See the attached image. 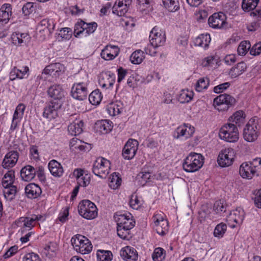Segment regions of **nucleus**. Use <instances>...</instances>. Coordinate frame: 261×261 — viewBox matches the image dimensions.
<instances>
[{
    "label": "nucleus",
    "instance_id": "nucleus-46",
    "mask_svg": "<svg viewBox=\"0 0 261 261\" xmlns=\"http://www.w3.org/2000/svg\"><path fill=\"white\" fill-rule=\"evenodd\" d=\"M98 261H111L113 254L111 251L98 249L96 253Z\"/></svg>",
    "mask_w": 261,
    "mask_h": 261
},
{
    "label": "nucleus",
    "instance_id": "nucleus-55",
    "mask_svg": "<svg viewBox=\"0 0 261 261\" xmlns=\"http://www.w3.org/2000/svg\"><path fill=\"white\" fill-rule=\"evenodd\" d=\"M209 85V80L207 78H201L196 83L195 90L198 92H201L206 89Z\"/></svg>",
    "mask_w": 261,
    "mask_h": 261
},
{
    "label": "nucleus",
    "instance_id": "nucleus-6",
    "mask_svg": "<svg viewBox=\"0 0 261 261\" xmlns=\"http://www.w3.org/2000/svg\"><path fill=\"white\" fill-rule=\"evenodd\" d=\"M164 213L159 211L156 212L152 218L153 226L161 236L165 235L168 231L169 223Z\"/></svg>",
    "mask_w": 261,
    "mask_h": 261
},
{
    "label": "nucleus",
    "instance_id": "nucleus-57",
    "mask_svg": "<svg viewBox=\"0 0 261 261\" xmlns=\"http://www.w3.org/2000/svg\"><path fill=\"white\" fill-rule=\"evenodd\" d=\"M227 229V225L223 223H221L218 224L214 231L215 237L218 238H221L223 236Z\"/></svg>",
    "mask_w": 261,
    "mask_h": 261
},
{
    "label": "nucleus",
    "instance_id": "nucleus-34",
    "mask_svg": "<svg viewBox=\"0 0 261 261\" xmlns=\"http://www.w3.org/2000/svg\"><path fill=\"white\" fill-rule=\"evenodd\" d=\"M29 67L27 66L22 67L21 69L14 67L10 72V78L11 80L16 79H22L27 77L29 75Z\"/></svg>",
    "mask_w": 261,
    "mask_h": 261
},
{
    "label": "nucleus",
    "instance_id": "nucleus-22",
    "mask_svg": "<svg viewBox=\"0 0 261 261\" xmlns=\"http://www.w3.org/2000/svg\"><path fill=\"white\" fill-rule=\"evenodd\" d=\"M56 23L52 19H43L41 20L36 27L37 32L44 33L45 34L51 33L55 29Z\"/></svg>",
    "mask_w": 261,
    "mask_h": 261
},
{
    "label": "nucleus",
    "instance_id": "nucleus-49",
    "mask_svg": "<svg viewBox=\"0 0 261 261\" xmlns=\"http://www.w3.org/2000/svg\"><path fill=\"white\" fill-rule=\"evenodd\" d=\"M102 98V95L98 89L93 91L89 95V100L93 105H98Z\"/></svg>",
    "mask_w": 261,
    "mask_h": 261
},
{
    "label": "nucleus",
    "instance_id": "nucleus-63",
    "mask_svg": "<svg viewBox=\"0 0 261 261\" xmlns=\"http://www.w3.org/2000/svg\"><path fill=\"white\" fill-rule=\"evenodd\" d=\"M214 210L217 213L225 212L226 210L223 201L219 200L215 202L214 205Z\"/></svg>",
    "mask_w": 261,
    "mask_h": 261
},
{
    "label": "nucleus",
    "instance_id": "nucleus-32",
    "mask_svg": "<svg viewBox=\"0 0 261 261\" xmlns=\"http://www.w3.org/2000/svg\"><path fill=\"white\" fill-rule=\"evenodd\" d=\"M17 227H21V232L23 233L25 230H30L33 227V218L20 217L15 222Z\"/></svg>",
    "mask_w": 261,
    "mask_h": 261
},
{
    "label": "nucleus",
    "instance_id": "nucleus-26",
    "mask_svg": "<svg viewBox=\"0 0 261 261\" xmlns=\"http://www.w3.org/2000/svg\"><path fill=\"white\" fill-rule=\"evenodd\" d=\"M12 6L10 4H3L0 8V24L5 25L8 23L12 15Z\"/></svg>",
    "mask_w": 261,
    "mask_h": 261
},
{
    "label": "nucleus",
    "instance_id": "nucleus-2",
    "mask_svg": "<svg viewBox=\"0 0 261 261\" xmlns=\"http://www.w3.org/2000/svg\"><path fill=\"white\" fill-rule=\"evenodd\" d=\"M117 224V234L122 239L128 240L130 238L129 231L135 225V221L129 213L116 214L114 216Z\"/></svg>",
    "mask_w": 261,
    "mask_h": 261
},
{
    "label": "nucleus",
    "instance_id": "nucleus-40",
    "mask_svg": "<svg viewBox=\"0 0 261 261\" xmlns=\"http://www.w3.org/2000/svg\"><path fill=\"white\" fill-rule=\"evenodd\" d=\"M17 190V188L16 186L3 187V194L6 200L11 201L13 200L15 197Z\"/></svg>",
    "mask_w": 261,
    "mask_h": 261
},
{
    "label": "nucleus",
    "instance_id": "nucleus-24",
    "mask_svg": "<svg viewBox=\"0 0 261 261\" xmlns=\"http://www.w3.org/2000/svg\"><path fill=\"white\" fill-rule=\"evenodd\" d=\"M19 157V153L16 151L8 152L3 159L2 165L4 168L9 169L13 167L16 164Z\"/></svg>",
    "mask_w": 261,
    "mask_h": 261
},
{
    "label": "nucleus",
    "instance_id": "nucleus-14",
    "mask_svg": "<svg viewBox=\"0 0 261 261\" xmlns=\"http://www.w3.org/2000/svg\"><path fill=\"white\" fill-rule=\"evenodd\" d=\"M139 143L135 139H129L124 145L122 150V155L125 159L130 160L136 154Z\"/></svg>",
    "mask_w": 261,
    "mask_h": 261
},
{
    "label": "nucleus",
    "instance_id": "nucleus-53",
    "mask_svg": "<svg viewBox=\"0 0 261 261\" xmlns=\"http://www.w3.org/2000/svg\"><path fill=\"white\" fill-rule=\"evenodd\" d=\"M141 198L136 194L132 195L129 200V205L133 209L138 210L143 204Z\"/></svg>",
    "mask_w": 261,
    "mask_h": 261
},
{
    "label": "nucleus",
    "instance_id": "nucleus-30",
    "mask_svg": "<svg viewBox=\"0 0 261 261\" xmlns=\"http://www.w3.org/2000/svg\"><path fill=\"white\" fill-rule=\"evenodd\" d=\"M239 173L244 179H251L255 176L250 162H244L240 166Z\"/></svg>",
    "mask_w": 261,
    "mask_h": 261
},
{
    "label": "nucleus",
    "instance_id": "nucleus-17",
    "mask_svg": "<svg viewBox=\"0 0 261 261\" xmlns=\"http://www.w3.org/2000/svg\"><path fill=\"white\" fill-rule=\"evenodd\" d=\"M115 74L111 71L102 72L99 75L98 82L103 88L110 89L113 87L115 83Z\"/></svg>",
    "mask_w": 261,
    "mask_h": 261
},
{
    "label": "nucleus",
    "instance_id": "nucleus-18",
    "mask_svg": "<svg viewBox=\"0 0 261 261\" xmlns=\"http://www.w3.org/2000/svg\"><path fill=\"white\" fill-rule=\"evenodd\" d=\"M226 17L222 12L215 13L211 15L208 19V23L210 27L214 29H221L226 24Z\"/></svg>",
    "mask_w": 261,
    "mask_h": 261
},
{
    "label": "nucleus",
    "instance_id": "nucleus-19",
    "mask_svg": "<svg viewBox=\"0 0 261 261\" xmlns=\"http://www.w3.org/2000/svg\"><path fill=\"white\" fill-rule=\"evenodd\" d=\"M65 71V66L60 63L50 64L44 69L43 73L57 78L62 75Z\"/></svg>",
    "mask_w": 261,
    "mask_h": 261
},
{
    "label": "nucleus",
    "instance_id": "nucleus-44",
    "mask_svg": "<svg viewBox=\"0 0 261 261\" xmlns=\"http://www.w3.org/2000/svg\"><path fill=\"white\" fill-rule=\"evenodd\" d=\"M15 179L14 171L13 170L8 171L4 176L2 184L3 187L14 186L13 185Z\"/></svg>",
    "mask_w": 261,
    "mask_h": 261
},
{
    "label": "nucleus",
    "instance_id": "nucleus-13",
    "mask_svg": "<svg viewBox=\"0 0 261 261\" xmlns=\"http://www.w3.org/2000/svg\"><path fill=\"white\" fill-rule=\"evenodd\" d=\"M259 0H243L242 8L245 12H250V16L253 17H261V8H256Z\"/></svg>",
    "mask_w": 261,
    "mask_h": 261
},
{
    "label": "nucleus",
    "instance_id": "nucleus-64",
    "mask_svg": "<svg viewBox=\"0 0 261 261\" xmlns=\"http://www.w3.org/2000/svg\"><path fill=\"white\" fill-rule=\"evenodd\" d=\"M158 46H154L151 42L148 43L144 48V50L146 54L151 56H154L156 53V48Z\"/></svg>",
    "mask_w": 261,
    "mask_h": 261
},
{
    "label": "nucleus",
    "instance_id": "nucleus-56",
    "mask_svg": "<svg viewBox=\"0 0 261 261\" xmlns=\"http://www.w3.org/2000/svg\"><path fill=\"white\" fill-rule=\"evenodd\" d=\"M251 44L249 41H242L238 47V53L240 56H244L248 52V50L250 48Z\"/></svg>",
    "mask_w": 261,
    "mask_h": 261
},
{
    "label": "nucleus",
    "instance_id": "nucleus-11",
    "mask_svg": "<svg viewBox=\"0 0 261 261\" xmlns=\"http://www.w3.org/2000/svg\"><path fill=\"white\" fill-rule=\"evenodd\" d=\"M234 99L228 94H221L214 98L213 106L218 111H227L234 102Z\"/></svg>",
    "mask_w": 261,
    "mask_h": 261
},
{
    "label": "nucleus",
    "instance_id": "nucleus-61",
    "mask_svg": "<svg viewBox=\"0 0 261 261\" xmlns=\"http://www.w3.org/2000/svg\"><path fill=\"white\" fill-rule=\"evenodd\" d=\"M74 249L82 254L90 253L92 250V246H73Z\"/></svg>",
    "mask_w": 261,
    "mask_h": 261
},
{
    "label": "nucleus",
    "instance_id": "nucleus-41",
    "mask_svg": "<svg viewBox=\"0 0 261 261\" xmlns=\"http://www.w3.org/2000/svg\"><path fill=\"white\" fill-rule=\"evenodd\" d=\"M247 66L245 63L241 62L238 63L236 66L232 68L229 72L231 77L234 78L242 74L246 69Z\"/></svg>",
    "mask_w": 261,
    "mask_h": 261
},
{
    "label": "nucleus",
    "instance_id": "nucleus-39",
    "mask_svg": "<svg viewBox=\"0 0 261 261\" xmlns=\"http://www.w3.org/2000/svg\"><path fill=\"white\" fill-rule=\"evenodd\" d=\"M44 166L41 162V164L36 165L35 168H34V176L36 175L41 183H45L46 180Z\"/></svg>",
    "mask_w": 261,
    "mask_h": 261
},
{
    "label": "nucleus",
    "instance_id": "nucleus-27",
    "mask_svg": "<svg viewBox=\"0 0 261 261\" xmlns=\"http://www.w3.org/2000/svg\"><path fill=\"white\" fill-rule=\"evenodd\" d=\"M48 168L50 174L55 177H61L64 173L62 165L55 160L50 161L48 164Z\"/></svg>",
    "mask_w": 261,
    "mask_h": 261
},
{
    "label": "nucleus",
    "instance_id": "nucleus-54",
    "mask_svg": "<svg viewBox=\"0 0 261 261\" xmlns=\"http://www.w3.org/2000/svg\"><path fill=\"white\" fill-rule=\"evenodd\" d=\"M166 256L165 250L161 247L154 249L152 257L154 261H162Z\"/></svg>",
    "mask_w": 261,
    "mask_h": 261
},
{
    "label": "nucleus",
    "instance_id": "nucleus-10",
    "mask_svg": "<svg viewBox=\"0 0 261 261\" xmlns=\"http://www.w3.org/2000/svg\"><path fill=\"white\" fill-rule=\"evenodd\" d=\"M236 156L234 150L230 147L222 149L218 155L217 162L222 167H229L231 166Z\"/></svg>",
    "mask_w": 261,
    "mask_h": 261
},
{
    "label": "nucleus",
    "instance_id": "nucleus-42",
    "mask_svg": "<svg viewBox=\"0 0 261 261\" xmlns=\"http://www.w3.org/2000/svg\"><path fill=\"white\" fill-rule=\"evenodd\" d=\"M129 7L125 5L119 4L117 2H115L112 7V12L115 15L122 16L128 11Z\"/></svg>",
    "mask_w": 261,
    "mask_h": 261
},
{
    "label": "nucleus",
    "instance_id": "nucleus-12",
    "mask_svg": "<svg viewBox=\"0 0 261 261\" xmlns=\"http://www.w3.org/2000/svg\"><path fill=\"white\" fill-rule=\"evenodd\" d=\"M245 213L241 207H237L232 210L227 217L226 221L228 225L231 228L236 227L241 225L244 219Z\"/></svg>",
    "mask_w": 261,
    "mask_h": 261
},
{
    "label": "nucleus",
    "instance_id": "nucleus-51",
    "mask_svg": "<svg viewBox=\"0 0 261 261\" xmlns=\"http://www.w3.org/2000/svg\"><path fill=\"white\" fill-rule=\"evenodd\" d=\"M165 8L170 12H175L179 8L178 0H162Z\"/></svg>",
    "mask_w": 261,
    "mask_h": 261
},
{
    "label": "nucleus",
    "instance_id": "nucleus-37",
    "mask_svg": "<svg viewBox=\"0 0 261 261\" xmlns=\"http://www.w3.org/2000/svg\"><path fill=\"white\" fill-rule=\"evenodd\" d=\"M194 96V92L192 90L185 89H182L177 95V99L180 103H188L190 102Z\"/></svg>",
    "mask_w": 261,
    "mask_h": 261
},
{
    "label": "nucleus",
    "instance_id": "nucleus-31",
    "mask_svg": "<svg viewBox=\"0 0 261 261\" xmlns=\"http://www.w3.org/2000/svg\"><path fill=\"white\" fill-rule=\"evenodd\" d=\"M113 127V123L109 120H101L95 123V128L97 132L106 134L110 133Z\"/></svg>",
    "mask_w": 261,
    "mask_h": 261
},
{
    "label": "nucleus",
    "instance_id": "nucleus-33",
    "mask_svg": "<svg viewBox=\"0 0 261 261\" xmlns=\"http://www.w3.org/2000/svg\"><path fill=\"white\" fill-rule=\"evenodd\" d=\"M123 109V105L120 101H116L112 102L107 107V111L108 114L112 116H115L120 114Z\"/></svg>",
    "mask_w": 261,
    "mask_h": 261
},
{
    "label": "nucleus",
    "instance_id": "nucleus-7",
    "mask_svg": "<svg viewBox=\"0 0 261 261\" xmlns=\"http://www.w3.org/2000/svg\"><path fill=\"white\" fill-rule=\"evenodd\" d=\"M110 170V162L103 158H98L93 163L92 171L95 175L101 178H105Z\"/></svg>",
    "mask_w": 261,
    "mask_h": 261
},
{
    "label": "nucleus",
    "instance_id": "nucleus-16",
    "mask_svg": "<svg viewBox=\"0 0 261 261\" xmlns=\"http://www.w3.org/2000/svg\"><path fill=\"white\" fill-rule=\"evenodd\" d=\"M69 177L76 178L77 185L83 187L87 186L90 181V175L80 168L74 169L73 173L70 174Z\"/></svg>",
    "mask_w": 261,
    "mask_h": 261
},
{
    "label": "nucleus",
    "instance_id": "nucleus-29",
    "mask_svg": "<svg viewBox=\"0 0 261 261\" xmlns=\"http://www.w3.org/2000/svg\"><path fill=\"white\" fill-rule=\"evenodd\" d=\"M48 94L57 101L62 99L65 96V92L60 85H54L48 89Z\"/></svg>",
    "mask_w": 261,
    "mask_h": 261
},
{
    "label": "nucleus",
    "instance_id": "nucleus-58",
    "mask_svg": "<svg viewBox=\"0 0 261 261\" xmlns=\"http://www.w3.org/2000/svg\"><path fill=\"white\" fill-rule=\"evenodd\" d=\"M22 116H23L18 113V112L14 111L11 125L10 126L11 130L13 131L16 128L17 125L20 122V120L22 119Z\"/></svg>",
    "mask_w": 261,
    "mask_h": 261
},
{
    "label": "nucleus",
    "instance_id": "nucleus-60",
    "mask_svg": "<svg viewBox=\"0 0 261 261\" xmlns=\"http://www.w3.org/2000/svg\"><path fill=\"white\" fill-rule=\"evenodd\" d=\"M69 207L66 206L62 209L59 214L58 220L62 223L66 222L68 219Z\"/></svg>",
    "mask_w": 261,
    "mask_h": 261
},
{
    "label": "nucleus",
    "instance_id": "nucleus-38",
    "mask_svg": "<svg viewBox=\"0 0 261 261\" xmlns=\"http://www.w3.org/2000/svg\"><path fill=\"white\" fill-rule=\"evenodd\" d=\"M83 122L81 120H76L68 126V131L72 136L80 134L83 132Z\"/></svg>",
    "mask_w": 261,
    "mask_h": 261
},
{
    "label": "nucleus",
    "instance_id": "nucleus-4",
    "mask_svg": "<svg viewBox=\"0 0 261 261\" xmlns=\"http://www.w3.org/2000/svg\"><path fill=\"white\" fill-rule=\"evenodd\" d=\"M203 163L204 158L201 154L191 152L185 159L182 166L186 172H193L200 169Z\"/></svg>",
    "mask_w": 261,
    "mask_h": 261
},
{
    "label": "nucleus",
    "instance_id": "nucleus-43",
    "mask_svg": "<svg viewBox=\"0 0 261 261\" xmlns=\"http://www.w3.org/2000/svg\"><path fill=\"white\" fill-rule=\"evenodd\" d=\"M20 176L24 181H31L33 179V167L28 165L22 168L20 171Z\"/></svg>",
    "mask_w": 261,
    "mask_h": 261
},
{
    "label": "nucleus",
    "instance_id": "nucleus-3",
    "mask_svg": "<svg viewBox=\"0 0 261 261\" xmlns=\"http://www.w3.org/2000/svg\"><path fill=\"white\" fill-rule=\"evenodd\" d=\"M219 138L227 142L235 143L239 139V133L238 127L233 123H226L220 128Z\"/></svg>",
    "mask_w": 261,
    "mask_h": 261
},
{
    "label": "nucleus",
    "instance_id": "nucleus-15",
    "mask_svg": "<svg viewBox=\"0 0 261 261\" xmlns=\"http://www.w3.org/2000/svg\"><path fill=\"white\" fill-rule=\"evenodd\" d=\"M149 39L150 42L154 46H162L166 41L165 33L159 28L154 27L150 31Z\"/></svg>",
    "mask_w": 261,
    "mask_h": 261
},
{
    "label": "nucleus",
    "instance_id": "nucleus-62",
    "mask_svg": "<svg viewBox=\"0 0 261 261\" xmlns=\"http://www.w3.org/2000/svg\"><path fill=\"white\" fill-rule=\"evenodd\" d=\"M217 63V60L214 56H208L202 60V65L203 67H213Z\"/></svg>",
    "mask_w": 261,
    "mask_h": 261
},
{
    "label": "nucleus",
    "instance_id": "nucleus-48",
    "mask_svg": "<svg viewBox=\"0 0 261 261\" xmlns=\"http://www.w3.org/2000/svg\"><path fill=\"white\" fill-rule=\"evenodd\" d=\"M121 183V178L119 176V173L116 172L112 174L109 178V187L114 190L118 189Z\"/></svg>",
    "mask_w": 261,
    "mask_h": 261
},
{
    "label": "nucleus",
    "instance_id": "nucleus-35",
    "mask_svg": "<svg viewBox=\"0 0 261 261\" xmlns=\"http://www.w3.org/2000/svg\"><path fill=\"white\" fill-rule=\"evenodd\" d=\"M30 38L29 35L26 33H20L15 32L11 35V40L13 44L15 45H21L22 43H25Z\"/></svg>",
    "mask_w": 261,
    "mask_h": 261
},
{
    "label": "nucleus",
    "instance_id": "nucleus-20",
    "mask_svg": "<svg viewBox=\"0 0 261 261\" xmlns=\"http://www.w3.org/2000/svg\"><path fill=\"white\" fill-rule=\"evenodd\" d=\"M61 103L59 101L52 100L44 108L43 115L49 120L56 118L58 116V110L61 107Z\"/></svg>",
    "mask_w": 261,
    "mask_h": 261
},
{
    "label": "nucleus",
    "instance_id": "nucleus-23",
    "mask_svg": "<svg viewBox=\"0 0 261 261\" xmlns=\"http://www.w3.org/2000/svg\"><path fill=\"white\" fill-rule=\"evenodd\" d=\"M119 51L118 46L108 45L102 50L100 56L105 60H112L118 55Z\"/></svg>",
    "mask_w": 261,
    "mask_h": 261
},
{
    "label": "nucleus",
    "instance_id": "nucleus-36",
    "mask_svg": "<svg viewBox=\"0 0 261 261\" xmlns=\"http://www.w3.org/2000/svg\"><path fill=\"white\" fill-rule=\"evenodd\" d=\"M211 38L208 34H202L195 38L193 41L195 46H199L204 49L208 48Z\"/></svg>",
    "mask_w": 261,
    "mask_h": 261
},
{
    "label": "nucleus",
    "instance_id": "nucleus-52",
    "mask_svg": "<svg viewBox=\"0 0 261 261\" xmlns=\"http://www.w3.org/2000/svg\"><path fill=\"white\" fill-rule=\"evenodd\" d=\"M255 176L261 175V158H256L250 162Z\"/></svg>",
    "mask_w": 261,
    "mask_h": 261
},
{
    "label": "nucleus",
    "instance_id": "nucleus-47",
    "mask_svg": "<svg viewBox=\"0 0 261 261\" xmlns=\"http://www.w3.org/2000/svg\"><path fill=\"white\" fill-rule=\"evenodd\" d=\"M145 58L144 53L141 49L133 52L130 57V60L134 64H139Z\"/></svg>",
    "mask_w": 261,
    "mask_h": 261
},
{
    "label": "nucleus",
    "instance_id": "nucleus-9",
    "mask_svg": "<svg viewBox=\"0 0 261 261\" xmlns=\"http://www.w3.org/2000/svg\"><path fill=\"white\" fill-rule=\"evenodd\" d=\"M257 122L255 118L250 119L246 124L243 130V137L249 142L256 140L258 136Z\"/></svg>",
    "mask_w": 261,
    "mask_h": 261
},
{
    "label": "nucleus",
    "instance_id": "nucleus-1",
    "mask_svg": "<svg viewBox=\"0 0 261 261\" xmlns=\"http://www.w3.org/2000/svg\"><path fill=\"white\" fill-rule=\"evenodd\" d=\"M75 82L71 89V96L78 100L86 99L88 91L89 80L87 74L84 71L74 75Z\"/></svg>",
    "mask_w": 261,
    "mask_h": 261
},
{
    "label": "nucleus",
    "instance_id": "nucleus-25",
    "mask_svg": "<svg viewBox=\"0 0 261 261\" xmlns=\"http://www.w3.org/2000/svg\"><path fill=\"white\" fill-rule=\"evenodd\" d=\"M120 255L125 261H136L138 258L136 250L129 246H126L120 251Z\"/></svg>",
    "mask_w": 261,
    "mask_h": 261
},
{
    "label": "nucleus",
    "instance_id": "nucleus-21",
    "mask_svg": "<svg viewBox=\"0 0 261 261\" xmlns=\"http://www.w3.org/2000/svg\"><path fill=\"white\" fill-rule=\"evenodd\" d=\"M195 132V128L189 123H184L176 129V138L187 140L191 137Z\"/></svg>",
    "mask_w": 261,
    "mask_h": 261
},
{
    "label": "nucleus",
    "instance_id": "nucleus-50",
    "mask_svg": "<svg viewBox=\"0 0 261 261\" xmlns=\"http://www.w3.org/2000/svg\"><path fill=\"white\" fill-rule=\"evenodd\" d=\"M70 241L71 245H92L88 239L81 234L74 236Z\"/></svg>",
    "mask_w": 261,
    "mask_h": 261
},
{
    "label": "nucleus",
    "instance_id": "nucleus-5",
    "mask_svg": "<svg viewBox=\"0 0 261 261\" xmlns=\"http://www.w3.org/2000/svg\"><path fill=\"white\" fill-rule=\"evenodd\" d=\"M78 212L82 217L88 220L94 219L98 214L96 206L89 200H84L80 202Z\"/></svg>",
    "mask_w": 261,
    "mask_h": 261
},
{
    "label": "nucleus",
    "instance_id": "nucleus-8",
    "mask_svg": "<svg viewBox=\"0 0 261 261\" xmlns=\"http://www.w3.org/2000/svg\"><path fill=\"white\" fill-rule=\"evenodd\" d=\"M97 27L96 22L86 23L81 20L74 26V35L76 37H85L94 32Z\"/></svg>",
    "mask_w": 261,
    "mask_h": 261
},
{
    "label": "nucleus",
    "instance_id": "nucleus-59",
    "mask_svg": "<svg viewBox=\"0 0 261 261\" xmlns=\"http://www.w3.org/2000/svg\"><path fill=\"white\" fill-rule=\"evenodd\" d=\"M72 35V30L69 28H64L60 30L59 36L62 39L69 40Z\"/></svg>",
    "mask_w": 261,
    "mask_h": 261
},
{
    "label": "nucleus",
    "instance_id": "nucleus-45",
    "mask_svg": "<svg viewBox=\"0 0 261 261\" xmlns=\"http://www.w3.org/2000/svg\"><path fill=\"white\" fill-rule=\"evenodd\" d=\"M70 149L76 151L77 150L80 151L85 150L86 147V144L80 139L76 138H73L70 141Z\"/></svg>",
    "mask_w": 261,
    "mask_h": 261
},
{
    "label": "nucleus",
    "instance_id": "nucleus-28",
    "mask_svg": "<svg viewBox=\"0 0 261 261\" xmlns=\"http://www.w3.org/2000/svg\"><path fill=\"white\" fill-rule=\"evenodd\" d=\"M246 117V115L244 111H237L229 117L228 123H233L237 127H240L245 123Z\"/></svg>",
    "mask_w": 261,
    "mask_h": 261
}]
</instances>
